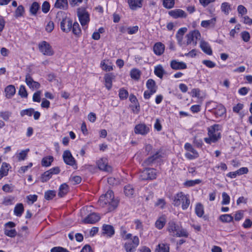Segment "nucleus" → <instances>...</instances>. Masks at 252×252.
Instances as JSON below:
<instances>
[{
    "label": "nucleus",
    "instance_id": "1",
    "mask_svg": "<svg viewBox=\"0 0 252 252\" xmlns=\"http://www.w3.org/2000/svg\"><path fill=\"white\" fill-rule=\"evenodd\" d=\"M118 201L114 197L113 192L109 190L103 195H102L98 201L99 206L106 208L108 212H111L115 209L118 205Z\"/></svg>",
    "mask_w": 252,
    "mask_h": 252
},
{
    "label": "nucleus",
    "instance_id": "2",
    "mask_svg": "<svg viewBox=\"0 0 252 252\" xmlns=\"http://www.w3.org/2000/svg\"><path fill=\"white\" fill-rule=\"evenodd\" d=\"M173 204L177 207L182 204V208L183 210L187 209L190 204L189 195H186L182 192L178 193L174 196Z\"/></svg>",
    "mask_w": 252,
    "mask_h": 252
},
{
    "label": "nucleus",
    "instance_id": "3",
    "mask_svg": "<svg viewBox=\"0 0 252 252\" xmlns=\"http://www.w3.org/2000/svg\"><path fill=\"white\" fill-rule=\"evenodd\" d=\"M219 126L215 125L208 128L209 137L204 138V141L208 144L215 143L220 138V133L219 131Z\"/></svg>",
    "mask_w": 252,
    "mask_h": 252
},
{
    "label": "nucleus",
    "instance_id": "4",
    "mask_svg": "<svg viewBox=\"0 0 252 252\" xmlns=\"http://www.w3.org/2000/svg\"><path fill=\"white\" fill-rule=\"evenodd\" d=\"M130 239V240L125 243L124 247L126 252H135L136 248L139 244V238L137 236H135Z\"/></svg>",
    "mask_w": 252,
    "mask_h": 252
},
{
    "label": "nucleus",
    "instance_id": "5",
    "mask_svg": "<svg viewBox=\"0 0 252 252\" xmlns=\"http://www.w3.org/2000/svg\"><path fill=\"white\" fill-rule=\"evenodd\" d=\"M201 34L198 30H194L190 32L186 35L187 39L186 45L192 44L194 46L197 44V41L200 39Z\"/></svg>",
    "mask_w": 252,
    "mask_h": 252
},
{
    "label": "nucleus",
    "instance_id": "6",
    "mask_svg": "<svg viewBox=\"0 0 252 252\" xmlns=\"http://www.w3.org/2000/svg\"><path fill=\"white\" fill-rule=\"evenodd\" d=\"M38 47L39 51L44 55L51 56L54 54L51 46L45 41H42L39 43Z\"/></svg>",
    "mask_w": 252,
    "mask_h": 252
},
{
    "label": "nucleus",
    "instance_id": "7",
    "mask_svg": "<svg viewBox=\"0 0 252 252\" xmlns=\"http://www.w3.org/2000/svg\"><path fill=\"white\" fill-rule=\"evenodd\" d=\"M156 170L154 168H146L139 175L141 180H153L157 178Z\"/></svg>",
    "mask_w": 252,
    "mask_h": 252
},
{
    "label": "nucleus",
    "instance_id": "8",
    "mask_svg": "<svg viewBox=\"0 0 252 252\" xmlns=\"http://www.w3.org/2000/svg\"><path fill=\"white\" fill-rule=\"evenodd\" d=\"M146 87L148 90L145 91L144 93V97L145 99H149L152 94L156 92L157 86H156V82L154 80L149 79L147 81Z\"/></svg>",
    "mask_w": 252,
    "mask_h": 252
},
{
    "label": "nucleus",
    "instance_id": "9",
    "mask_svg": "<svg viewBox=\"0 0 252 252\" xmlns=\"http://www.w3.org/2000/svg\"><path fill=\"white\" fill-rule=\"evenodd\" d=\"M63 158L64 162L68 165L72 166L74 169H76L77 165L76 161L72 156L69 150H65L63 152Z\"/></svg>",
    "mask_w": 252,
    "mask_h": 252
},
{
    "label": "nucleus",
    "instance_id": "10",
    "mask_svg": "<svg viewBox=\"0 0 252 252\" xmlns=\"http://www.w3.org/2000/svg\"><path fill=\"white\" fill-rule=\"evenodd\" d=\"M77 16L82 26L88 24L90 21L89 14L85 8H79L77 10Z\"/></svg>",
    "mask_w": 252,
    "mask_h": 252
},
{
    "label": "nucleus",
    "instance_id": "11",
    "mask_svg": "<svg viewBox=\"0 0 252 252\" xmlns=\"http://www.w3.org/2000/svg\"><path fill=\"white\" fill-rule=\"evenodd\" d=\"M15 225V223L12 221H9L6 223L4 224V234L11 238L15 237L17 235V231L15 229H12V228L14 227Z\"/></svg>",
    "mask_w": 252,
    "mask_h": 252
},
{
    "label": "nucleus",
    "instance_id": "12",
    "mask_svg": "<svg viewBox=\"0 0 252 252\" xmlns=\"http://www.w3.org/2000/svg\"><path fill=\"white\" fill-rule=\"evenodd\" d=\"M149 127L145 124H139L135 126L134 132L136 134L145 135L149 133Z\"/></svg>",
    "mask_w": 252,
    "mask_h": 252
},
{
    "label": "nucleus",
    "instance_id": "13",
    "mask_svg": "<svg viewBox=\"0 0 252 252\" xmlns=\"http://www.w3.org/2000/svg\"><path fill=\"white\" fill-rule=\"evenodd\" d=\"M161 157V151L159 150H158L152 156L149 157L144 161V164L147 166L151 165Z\"/></svg>",
    "mask_w": 252,
    "mask_h": 252
},
{
    "label": "nucleus",
    "instance_id": "14",
    "mask_svg": "<svg viewBox=\"0 0 252 252\" xmlns=\"http://www.w3.org/2000/svg\"><path fill=\"white\" fill-rule=\"evenodd\" d=\"M72 21L69 18L65 17L63 18L61 22V30L65 32L70 31L72 28Z\"/></svg>",
    "mask_w": 252,
    "mask_h": 252
},
{
    "label": "nucleus",
    "instance_id": "15",
    "mask_svg": "<svg viewBox=\"0 0 252 252\" xmlns=\"http://www.w3.org/2000/svg\"><path fill=\"white\" fill-rule=\"evenodd\" d=\"M25 82L27 85L32 90L38 89L40 86V84L34 81L29 73L26 75Z\"/></svg>",
    "mask_w": 252,
    "mask_h": 252
},
{
    "label": "nucleus",
    "instance_id": "16",
    "mask_svg": "<svg viewBox=\"0 0 252 252\" xmlns=\"http://www.w3.org/2000/svg\"><path fill=\"white\" fill-rule=\"evenodd\" d=\"M168 14L174 19L186 18L187 16L186 12L181 9H175L168 12Z\"/></svg>",
    "mask_w": 252,
    "mask_h": 252
},
{
    "label": "nucleus",
    "instance_id": "17",
    "mask_svg": "<svg viewBox=\"0 0 252 252\" xmlns=\"http://www.w3.org/2000/svg\"><path fill=\"white\" fill-rule=\"evenodd\" d=\"M100 218L98 214L93 213L89 215L83 220V222L85 223H94L100 220Z\"/></svg>",
    "mask_w": 252,
    "mask_h": 252
},
{
    "label": "nucleus",
    "instance_id": "18",
    "mask_svg": "<svg viewBox=\"0 0 252 252\" xmlns=\"http://www.w3.org/2000/svg\"><path fill=\"white\" fill-rule=\"evenodd\" d=\"M179 226L175 221L171 220L168 223L167 230L171 236H175L176 233L179 230Z\"/></svg>",
    "mask_w": 252,
    "mask_h": 252
},
{
    "label": "nucleus",
    "instance_id": "19",
    "mask_svg": "<svg viewBox=\"0 0 252 252\" xmlns=\"http://www.w3.org/2000/svg\"><path fill=\"white\" fill-rule=\"evenodd\" d=\"M171 67L174 70L183 69L187 68L186 64L183 62H178L172 60L170 63Z\"/></svg>",
    "mask_w": 252,
    "mask_h": 252
},
{
    "label": "nucleus",
    "instance_id": "20",
    "mask_svg": "<svg viewBox=\"0 0 252 252\" xmlns=\"http://www.w3.org/2000/svg\"><path fill=\"white\" fill-rule=\"evenodd\" d=\"M115 77V75L112 73H107L104 76L105 87L108 90H110L112 88V80Z\"/></svg>",
    "mask_w": 252,
    "mask_h": 252
},
{
    "label": "nucleus",
    "instance_id": "21",
    "mask_svg": "<svg viewBox=\"0 0 252 252\" xmlns=\"http://www.w3.org/2000/svg\"><path fill=\"white\" fill-rule=\"evenodd\" d=\"M143 0H127L130 8L132 10H135L142 6Z\"/></svg>",
    "mask_w": 252,
    "mask_h": 252
},
{
    "label": "nucleus",
    "instance_id": "22",
    "mask_svg": "<svg viewBox=\"0 0 252 252\" xmlns=\"http://www.w3.org/2000/svg\"><path fill=\"white\" fill-rule=\"evenodd\" d=\"M165 46L164 44H163L161 42L156 43L153 47V50L154 53L160 56L162 55L164 51Z\"/></svg>",
    "mask_w": 252,
    "mask_h": 252
},
{
    "label": "nucleus",
    "instance_id": "23",
    "mask_svg": "<svg viewBox=\"0 0 252 252\" xmlns=\"http://www.w3.org/2000/svg\"><path fill=\"white\" fill-rule=\"evenodd\" d=\"M103 233L109 237H111L114 234L115 230L114 227L110 225L104 224L102 227Z\"/></svg>",
    "mask_w": 252,
    "mask_h": 252
},
{
    "label": "nucleus",
    "instance_id": "24",
    "mask_svg": "<svg viewBox=\"0 0 252 252\" xmlns=\"http://www.w3.org/2000/svg\"><path fill=\"white\" fill-rule=\"evenodd\" d=\"M166 222L165 216L163 215L158 218L155 222V226L158 229H161Z\"/></svg>",
    "mask_w": 252,
    "mask_h": 252
},
{
    "label": "nucleus",
    "instance_id": "25",
    "mask_svg": "<svg viewBox=\"0 0 252 252\" xmlns=\"http://www.w3.org/2000/svg\"><path fill=\"white\" fill-rule=\"evenodd\" d=\"M200 47L202 50L206 54L209 55L212 54V49L207 42L202 41L200 43Z\"/></svg>",
    "mask_w": 252,
    "mask_h": 252
},
{
    "label": "nucleus",
    "instance_id": "26",
    "mask_svg": "<svg viewBox=\"0 0 252 252\" xmlns=\"http://www.w3.org/2000/svg\"><path fill=\"white\" fill-rule=\"evenodd\" d=\"M55 7L60 9H66L68 7L67 0H57Z\"/></svg>",
    "mask_w": 252,
    "mask_h": 252
},
{
    "label": "nucleus",
    "instance_id": "27",
    "mask_svg": "<svg viewBox=\"0 0 252 252\" xmlns=\"http://www.w3.org/2000/svg\"><path fill=\"white\" fill-rule=\"evenodd\" d=\"M97 166L99 169L107 172L111 171V166L108 165L103 159H100L97 162Z\"/></svg>",
    "mask_w": 252,
    "mask_h": 252
},
{
    "label": "nucleus",
    "instance_id": "28",
    "mask_svg": "<svg viewBox=\"0 0 252 252\" xmlns=\"http://www.w3.org/2000/svg\"><path fill=\"white\" fill-rule=\"evenodd\" d=\"M24 211V206L22 203H18L16 205L14 209V214L17 217H21Z\"/></svg>",
    "mask_w": 252,
    "mask_h": 252
},
{
    "label": "nucleus",
    "instance_id": "29",
    "mask_svg": "<svg viewBox=\"0 0 252 252\" xmlns=\"http://www.w3.org/2000/svg\"><path fill=\"white\" fill-rule=\"evenodd\" d=\"M16 90L13 85H9L5 89V92L7 98H11L15 94Z\"/></svg>",
    "mask_w": 252,
    "mask_h": 252
},
{
    "label": "nucleus",
    "instance_id": "30",
    "mask_svg": "<svg viewBox=\"0 0 252 252\" xmlns=\"http://www.w3.org/2000/svg\"><path fill=\"white\" fill-rule=\"evenodd\" d=\"M155 252H169V246L167 244H159L155 249Z\"/></svg>",
    "mask_w": 252,
    "mask_h": 252
},
{
    "label": "nucleus",
    "instance_id": "31",
    "mask_svg": "<svg viewBox=\"0 0 252 252\" xmlns=\"http://www.w3.org/2000/svg\"><path fill=\"white\" fill-rule=\"evenodd\" d=\"M154 72L158 77L161 79L165 71L161 65H158L155 67Z\"/></svg>",
    "mask_w": 252,
    "mask_h": 252
},
{
    "label": "nucleus",
    "instance_id": "32",
    "mask_svg": "<svg viewBox=\"0 0 252 252\" xmlns=\"http://www.w3.org/2000/svg\"><path fill=\"white\" fill-rule=\"evenodd\" d=\"M54 158L52 156H48L44 157L41 160V165L43 166L48 167L51 165L52 162L53 161Z\"/></svg>",
    "mask_w": 252,
    "mask_h": 252
},
{
    "label": "nucleus",
    "instance_id": "33",
    "mask_svg": "<svg viewBox=\"0 0 252 252\" xmlns=\"http://www.w3.org/2000/svg\"><path fill=\"white\" fill-rule=\"evenodd\" d=\"M68 189V186L66 184H62L59 188L58 195L61 197H63L67 193Z\"/></svg>",
    "mask_w": 252,
    "mask_h": 252
},
{
    "label": "nucleus",
    "instance_id": "34",
    "mask_svg": "<svg viewBox=\"0 0 252 252\" xmlns=\"http://www.w3.org/2000/svg\"><path fill=\"white\" fill-rule=\"evenodd\" d=\"M195 212L196 215L199 217H201L204 214V207L202 204L198 203L195 208Z\"/></svg>",
    "mask_w": 252,
    "mask_h": 252
},
{
    "label": "nucleus",
    "instance_id": "35",
    "mask_svg": "<svg viewBox=\"0 0 252 252\" xmlns=\"http://www.w3.org/2000/svg\"><path fill=\"white\" fill-rule=\"evenodd\" d=\"M126 232H127V231H126V228L124 226H121V229H120V234H121L122 238L124 240L130 239V238H131V237L132 236L131 234H130V233L126 234Z\"/></svg>",
    "mask_w": 252,
    "mask_h": 252
},
{
    "label": "nucleus",
    "instance_id": "36",
    "mask_svg": "<svg viewBox=\"0 0 252 252\" xmlns=\"http://www.w3.org/2000/svg\"><path fill=\"white\" fill-rule=\"evenodd\" d=\"M130 77L135 80L139 79L141 75L140 71L136 68H133L131 70L130 72Z\"/></svg>",
    "mask_w": 252,
    "mask_h": 252
},
{
    "label": "nucleus",
    "instance_id": "37",
    "mask_svg": "<svg viewBox=\"0 0 252 252\" xmlns=\"http://www.w3.org/2000/svg\"><path fill=\"white\" fill-rule=\"evenodd\" d=\"M40 8L39 4L37 2H33L30 8V12L32 15H35Z\"/></svg>",
    "mask_w": 252,
    "mask_h": 252
},
{
    "label": "nucleus",
    "instance_id": "38",
    "mask_svg": "<svg viewBox=\"0 0 252 252\" xmlns=\"http://www.w3.org/2000/svg\"><path fill=\"white\" fill-rule=\"evenodd\" d=\"M219 219L222 222H230L233 220V217L230 214L221 215Z\"/></svg>",
    "mask_w": 252,
    "mask_h": 252
},
{
    "label": "nucleus",
    "instance_id": "39",
    "mask_svg": "<svg viewBox=\"0 0 252 252\" xmlns=\"http://www.w3.org/2000/svg\"><path fill=\"white\" fill-rule=\"evenodd\" d=\"M72 32L73 34L77 36H79L81 33V30L79 24L77 22L74 23L72 25Z\"/></svg>",
    "mask_w": 252,
    "mask_h": 252
},
{
    "label": "nucleus",
    "instance_id": "40",
    "mask_svg": "<svg viewBox=\"0 0 252 252\" xmlns=\"http://www.w3.org/2000/svg\"><path fill=\"white\" fill-rule=\"evenodd\" d=\"M226 112L225 107L222 105L219 106L215 110L214 113L217 116L221 117Z\"/></svg>",
    "mask_w": 252,
    "mask_h": 252
},
{
    "label": "nucleus",
    "instance_id": "41",
    "mask_svg": "<svg viewBox=\"0 0 252 252\" xmlns=\"http://www.w3.org/2000/svg\"><path fill=\"white\" fill-rule=\"evenodd\" d=\"M29 151V149L21 151L17 156L18 161L25 160L27 157V155Z\"/></svg>",
    "mask_w": 252,
    "mask_h": 252
},
{
    "label": "nucleus",
    "instance_id": "42",
    "mask_svg": "<svg viewBox=\"0 0 252 252\" xmlns=\"http://www.w3.org/2000/svg\"><path fill=\"white\" fill-rule=\"evenodd\" d=\"M124 192L126 195L127 196H131L133 194L134 189L131 185H128L125 187Z\"/></svg>",
    "mask_w": 252,
    "mask_h": 252
},
{
    "label": "nucleus",
    "instance_id": "43",
    "mask_svg": "<svg viewBox=\"0 0 252 252\" xmlns=\"http://www.w3.org/2000/svg\"><path fill=\"white\" fill-rule=\"evenodd\" d=\"M9 164L6 162H3L0 169V173L2 174L4 176H5L8 174L9 170Z\"/></svg>",
    "mask_w": 252,
    "mask_h": 252
},
{
    "label": "nucleus",
    "instance_id": "44",
    "mask_svg": "<svg viewBox=\"0 0 252 252\" xmlns=\"http://www.w3.org/2000/svg\"><path fill=\"white\" fill-rule=\"evenodd\" d=\"M25 12L24 7L20 5L18 6L15 12V17L16 18L21 17L23 15Z\"/></svg>",
    "mask_w": 252,
    "mask_h": 252
},
{
    "label": "nucleus",
    "instance_id": "45",
    "mask_svg": "<svg viewBox=\"0 0 252 252\" xmlns=\"http://www.w3.org/2000/svg\"><path fill=\"white\" fill-rule=\"evenodd\" d=\"M216 22V18H213L211 20L202 21L201 23V26L204 28H207L209 25H214Z\"/></svg>",
    "mask_w": 252,
    "mask_h": 252
},
{
    "label": "nucleus",
    "instance_id": "46",
    "mask_svg": "<svg viewBox=\"0 0 252 252\" xmlns=\"http://www.w3.org/2000/svg\"><path fill=\"white\" fill-rule=\"evenodd\" d=\"M221 10L225 14H228L231 10L230 4L226 2H223L221 5Z\"/></svg>",
    "mask_w": 252,
    "mask_h": 252
},
{
    "label": "nucleus",
    "instance_id": "47",
    "mask_svg": "<svg viewBox=\"0 0 252 252\" xmlns=\"http://www.w3.org/2000/svg\"><path fill=\"white\" fill-rule=\"evenodd\" d=\"M175 4L174 0H163V5L167 9H170L174 7Z\"/></svg>",
    "mask_w": 252,
    "mask_h": 252
},
{
    "label": "nucleus",
    "instance_id": "48",
    "mask_svg": "<svg viewBox=\"0 0 252 252\" xmlns=\"http://www.w3.org/2000/svg\"><path fill=\"white\" fill-rule=\"evenodd\" d=\"M56 196V191L54 190H49L45 192L44 198L49 200L52 199Z\"/></svg>",
    "mask_w": 252,
    "mask_h": 252
},
{
    "label": "nucleus",
    "instance_id": "49",
    "mask_svg": "<svg viewBox=\"0 0 252 252\" xmlns=\"http://www.w3.org/2000/svg\"><path fill=\"white\" fill-rule=\"evenodd\" d=\"M52 178L50 173L48 171L44 172L41 176V181L42 182L44 183L47 182Z\"/></svg>",
    "mask_w": 252,
    "mask_h": 252
},
{
    "label": "nucleus",
    "instance_id": "50",
    "mask_svg": "<svg viewBox=\"0 0 252 252\" xmlns=\"http://www.w3.org/2000/svg\"><path fill=\"white\" fill-rule=\"evenodd\" d=\"M189 235V234L187 230L185 229L182 228L180 229L179 228V230L177 231V232L176 233L175 235L177 237H188Z\"/></svg>",
    "mask_w": 252,
    "mask_h": 252
},
{
    "label": "nucleus",
    "instance_id": "51",
    "mask_svg": "<svg viewBox=\"0 0 252 252\" xmlns=\"http://www.w3.org/2000/svg\"><path fill=\"white\" fill-rule=\"evenodd\" d=\"M222 200L221 201V204L227 205L229 203L230 197L226 192H223L222 193Z\"/></svg>",
    "mask_w": 252,
    "mask_h": 252
},
{
    "label": "nucleus",
    "instance_id": "52",
    "mask_svg": "<svg viewBox=\"0 0 252 252\" xmlns=\"http://www.w3.org/2000/svg\"><path fill=\"white\" fill-rule=\"evenodd\" d=\"M33 112L34 109L33 108H29L22 110L20 112V115L22 117H23L25 115L31 116Z\"/></svg>",
    "mask_w": 252,
    "mask_h": 252
},
{
    "label": "nucleus",
    "instance_id": "53",
    "mask_svg": "<svg viewBox=\"0 0 252 252\" xmlns=\"http://www.w3.org/2000/svg\"><path fill=\"white\" fill-rule=\"evenodd\" d=\"M11 115V113L9 111H1L0 112V117L3 120L7 121L8 120L9 117Z\"/></svg>",
    "mask_w": 252,
    "mask_h": 252
},
{
    "label": "nucleus",
    "instance_id": "54",
    "mask_svg": "<svg viewBox=\"0 0 252 252\" xmlns=\"http://www.w3.org/2000/svg\"><path fill=\"white\" fill-rule=\"evenodd\" d=\"M18 94L22 97H27L28 93L27 92L26 88L24 85L20 86Z\"/></svg>",
    "mask_w": 252,
    "mask_h": 252
},
{
    "label": "nucleus",
    "instance_id": "55",
    "mask_svg": "<svg viewBox=\"0 0 252 252\" xmlns=\"http://www.w3.org/2000/svg\"><path fill=\"white\" fill-rule=\"evenodd\" d=\"M14 200V197L12 196H8L5 197L3 199L2 204L4 205L8 206L13 204V201Z\"/></svg>",
    "mask_w": 252,
    "mask_h": 252
},
{
    "label": "nucleus",
    "instance_id": "56",
    "mask_svg": "<svg viewBox=\"0 0 252 252\" xmlns=\"http://www.w3.org/2000/svg\"><path fill=\"white\" fill-rule=\"evenodd\" d=\"M201 183V180L199 179H196L194 180H189L186 181L184 185L188 187H192L196 184H198Z\"/></svg>",
    "mask_w": 252,
    "mask_h": 252
},
{
    "label": "nucleus",
    "instance_id": "57",
    "mask_svg": "<svg viewBox=\"0 0 252 252\" xmlns=\"http://www.w3.org/2000/svg\"><path fill=\"white\" fill-rule=\"evenodd\" d=\"M166 204L165 201L164 199L159 198L157 201L155 203V205L157 207H158L161 209H163Z\"/></svg>",
    "mask_w": 252,
    "mask_h": 252
},
{
    "label": "nucleus",
    "instance_id": "58",
    "mask_svg": "<svg viewBox=\"0 0 252 252\" xmlns=\"http://www.w3.org/2000/svg\"><path fill=\"white\" fill-rule=\"evenodd\" d=\"M128 95V92L125 89H120L119 91V97L121 99H126Z\"/></svg>",
    "mask_w": 252,
    "mask_h": 252
},
{
    "label": "nucleus",
    "instance_id": "59",
    "mask_svg": "<svg viewBox=\"0 0 252 252\" xmlns=\"http://www.w3.org/2000/svg\"><path fill=\"white\" fill-rule=\"evenodd\" d=\"M50 5L48 1H44L42 5V11L44 13H47L50 10Z\"/></svg>",
    "mask_w": 252,
    "mask_h": 252
},
{
    "label": "nucleus",
    "instance_id": "60",
    "mask_svg": "<svg viewBox=\"0 0 252 252\" xmlns=\"http://www.w3.org/2000/svg\"><path fill=\"white\" fill-rule=\"evenodd\" d=\"M202 63L209 68H213L216 65L213 62L207 60L202 61Z\"/></svg>",
    "mask_w": 252,
    "mask_h": 252
},
{
    "label": "nucleus",
    "instance_id": "61",
    "mask_svg": "<svg viewBox=\"0 0 252 252\" xmlns=\"http://www.w3.org/2000/svg\"><path fill=\"white\" fill-rule=\"evenodd\" d=\"M241 37L245 42H248L250 39V35L249 32L244 31L241 32Z\"/></svg>",
    "mask_w": 252,
    "mask_h": 252
},
{
    "label": "nucleus",
    "instance_id": "62",
    "mask_svg": "<svg viewBox=\"0 0 252 252\" xmlns=\"http://www.w3.org/2000/svg\"><path fill=\"white\" fill-rule=\"evenodd\" d=\"M185 157L189 159H195L199 157L198 152H195L194 153L190 154L189 153H187L185 154Z\"/></svg>",
    "mask_w": 252,
    "mask_h": 252
},
{
    "label": "nucleus",
    "instance_id": "63",
    "mask_svg": "<svg viewBox=\"0 0 252 252\" xmlns=\"http://www.w3.org/2000/svg\"><path fill=\"white\" fill-rule=\"evenodd\" d=\"M40 94L41 92L38 91L34 93L33 96H32V99L33 101L34 102H39L40 101Z\"/></svg>",
    "mask_w": 252,
    "mask_h": 252
},
{
    "label": "nucleus",
    "instance_id": "64",
    "mask_svg": "<svg viewBox=\"0 0 252 252\" xmlns=\"http://www.w3.org/2000/svg\"><path fill=\"white\" fill-rule=\"evenodd\" d=\"M237 11L239 14L241 15L246 14L247 12L246 8L242 5H239L237 8Z\"/></svg>",
    "mask_w": 252,
    "mask_h": 252
}]
</instances>
